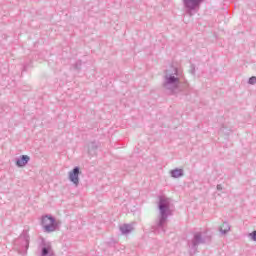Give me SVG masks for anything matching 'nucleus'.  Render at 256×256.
Instances as JSON below:
<instances>
[{
  "label": "nucleus",
  "mask_w": 256,
  "mask_h": 256,
  "mask_svg": "<svg viewBox=\"0 0 256 256\" xmlns=\"http://www.w3.org/2000/svg\"><path fill=\"white\" fill-rule=\"evenodd\" d=\"M181 79H183V70L171 66L165 71L162 87L168 95H178L181 93Z\"/></svg>",
  "instance_id": "f257e3e1"
},
{
  "label": "nucleus",
  "mask_w": 256,
  "mask_h": 256,
  "mask_svg": "<svg viewBox=\"0 0 256 256\" xmlns=\"http://www.w3.org/2000/svg\"><path fill=\"white\" fill-rule=\"evenodd\" d=\"M170 202L169 198H165L163 196L159 197L158 209L160 211L159 219H157L151 227L152 233L155 235H161V233H165L167 227V219L171 213L170 210Z\"/></svg>",
  "instance_id": "f03ea898"
},
{
  "label": "nucleus",
  "mask_w": 256,
  "mask_h": 256,
  "mask_svg": "<svg viewBox=\"0 0 256 256\" xmlns=\"http://www.w3.org/2000/svg\"><path fill=\"white\" fill-rule=\"evenodd\" d=\"M207 241H211V236H205L203 235V232H195L192 240L188 242L190 255H195L199 245H204Z\"/></svg>",
  "instance_id": "7ed1b4c3"
},
{
  "label": "nucleus",
  "mask_w": 256,
  "mask_h": 256,
  "mask_svg": "<svg viewBox=\"0 0 256 256\" xmlns=\"http://www.w3.org/2000/svg\"><path fill=\"white\" fill-rule=\"evenodd\" d=\"M41 226L44 233H53L59 228V223L55 220V217L47 214L41 217Z\"/></svg>",
  "instance_id": "20e7f679"
},
{
  "label": "nucleus",
  "mask_w": 256,
  "mask_h": 256,
  "mask_svg": "<svg viewBox=\"0 0 256 256\" xmlns=\"http://www.w3.org/2000/svg\"><path fill=\"white\" fill-rule=\"evenodd\" d=\"M14 249H17L18 253H27L29 249V234L23 232L18 239L14 241Z\"/></svg>",
  "instance_id": "39448f33"
},
{
  "label": "nucleus",
  "mask_w": 256,
  "mask_h": 256,
  "mask_svg": "<svg viewBox=\"0 0 256 256\" xmlns=\"http://www.w3.org/2000/svg\"><path fill=\"white\" fill-rule=\"evenodd\" d=\"M182 2L186 9L187 15L193 17V11L201 7V3H203V0H182Z\"/></svg>",
  "instance_id": "423d86ee"
},
{
  "label": "nucleus",
  "mask_w": 256,
  "mask_h": 256,
  "mask_svg": "<svg viewBox=\"0 0 256 256\" xmlns=\"http://www.w3.org/2000/svg\"><path fill=\"white\" fill-rule=\"evenodd\" d=\"M79 175H81V168L75 166L69 173L68 179L75 187H79Z\"/></svg>",
  "instance_id": "0eeeda50"
},
{
  "label": "nucleus",
  "mask_w": 256,
  "mask_h": 256,
  "mask_svg": "<svg viewBox=\"0 0 256 256\" xmlns=\"http://www.w3.org/2000/svg\"><path fill=\"white\" fill-rule=\"evenodd\" d=\"M42 248H41V256H54L55 253L53 252V248L51 247V244H46L45 242H42Z\"/></svg>",
  "instance_id": "6e6552de"
},
{
  "label": "nucleus",
  "mask_w": 256,
  "mask_h": 256,
  "mask_svg": "<svg viewBox=\"0 0 256 256\" xmlns=\"http://www.w3.org/2000/svg\"><path fill=\"white\" fill-rule=\"evenodd\" d=\"M30 160L31 158L28 155H22L20 156V158L16 159V165L18 167H25V165H27V163H29Z\"/></svg>",
  "instance_id": "1a4fd4ad"
},
{
  "label": "nucleus",
  "mask_w": 256,
  "mask_h": 256,
  "mask_svg": "<svg viewBox=\"0 0 256 256\" xmlns=\"http://www.w3.org/2000/svg\"><path fill=\"white\" fill-rule=\"evenodd\" d=\"M183 175H185V171L181 168L170 170V176L172 179H179L180 177H183Z\"/></svg>",
  "instance_id": "9d476101"
},
{
  "label": "nucleus",
  "mask_w": 256,
  "mask_h": 256,
  "mask_svg": "<svg viewBox=\"0 0 256 256\" xmlns=\"http://www.w3.org/2000/svg\"><path fill=\"white\" fill-rule=\"evenodd\" d=\"M120 231L122 235H129L133 231V224H123L120 226Z\"/></svg>",
  "instance_id": "9b49d317"
},
{
  "label": "nucleus",
  "mask_w": 256,
  "mask_h": 256,
  "mask_svg": "<svg viewBox=\"0 0 256 256\" xmlns=\"http://www.w3.org/2000/svg\"><path fill=\"white\" fill-rule=\"evenodd\" d=\"M219 231L222 235H227L231 231V225L229 222H223L222 226L219 227Z\"/></svg>",
  "instance_id": "f8f14e48"
},
{
  "label": "nucleus",
  "mask_w": 256,
  "mask_h": 256,
  "mask_svg": "<svg viewBox=\"0 0 256 256\" xmlns=\"http://www.w3.org/2000/svg\"><path fill=\"white\" fill-rule=\"evenodd\" d=\"M99 146L96 144V142H91L89 145H88V153L90 155H95V151H97V148Z\"/></svg>",
  "instance_id": "ddd939ff"
},
{
  "label": "nucleus",
  "mask_w": 256,
  "mask_h": 256,
  "mask_svg": "<svg viewBox=\"0 0 256 256\" xmlns=\"http://www.w3.org/2000/svg\"><path fill=\"white\" fill-rule=\"evenodd\" d=\"M82 65H83V62L81 60H77L76 63L74 64V69L79 71V70H81Z\"/></svg>",
  "instance_id": "4468645a"
},
{
  "label": "nucleus",
  "mask_w": 256,
  "mask_h": 256,
  "mask_svg": "<svg viewBox=\"0 0 256 256\" xmlns=\"http://www.w3.org/2000/svg\"><path fill=\"white\" fill-rule=\"evenodd\" d=\"M248 237H249L250 241H255L256 242V230L249 233Z\"/></svg>",
  "instance_id": "2eb2a0df"
},
{
  "label": "nucleus",
  "mask_w": 256,
  "mask_h": 256,
  "mask_svg": "<svg viewBox=\"0 0 256 256\" xmlns=\"http://www.w3.org/2000/svg\"><path fill=\"white\" fill-rule=\"evenodd\" d=\"M249 85H255L256 84V76H252L248 80Z\"/></svg>",
  "instance_id": "dca6fc26"
},
{
  "label": "nucleus",
  "mask_w": 256,
  "mask_h": 256,
  "mask_svg": "<svg viewBox=\"0 0 256 256\" xmlns=\"http://www.w3.org/2000/svg\"><path fill=\"white\" fill-rule=\"evenodd\" d=\"M190 73H191L192 75H195V64H191Z\"/></svg>",
  "instance_id": "f3484780"
},
{
  "label": "nucleus",
  "mask_w": 256,
  "mask_h": 256,
  "mask_svg": "<svg viewBox=\"0 0 256 256\" xmlns=\"http://www.w3.org/2000/svg\"><path fill=\"white\" fill-rule=\"evenodd\" d=\"M217 191H223V186L221 184H218L216 186Z\"/></svg>",
  "instance_id": "a211bd4d"
},
{
  "label": "nucleus",
  "mask_w": 256,
  "mask_h": 256,
  "mask_svg": "<svg viewBox=\"0 0 256 256\" xmlns=\"http://www.w3.org/2000/svg\"><path fill=\"white\" fill-rule=\"evenodd\" d=\"M221 131H224V128H222Z\"/></svg>",
  "instance_id": "6ab92c4d"
}]
</instances>
